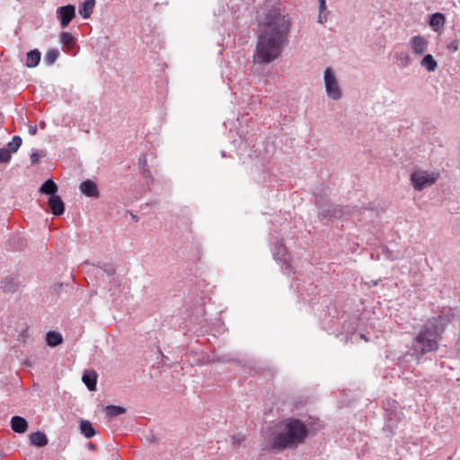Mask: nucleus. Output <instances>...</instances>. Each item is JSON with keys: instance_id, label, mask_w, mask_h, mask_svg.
<instances>
[{"instance_id": "nucleus-43", "label": "nucleus", "mask_w": 460, "mask_h": 460, "mask_svg": "<svg viewBox=\"0 0 460 460\" xmlns=\"http://www.w3.org/2000/svg\"><path fill=\"white\" fill-rule=\"evenodd\" d=\"M398 259H399V257H398V256H396V257L393 258V260H398Z\"/></svg>"}, {"instance_id": "nucleus-8", "label": "nucleus", "mask_w": 460, "mask_h": 460, "mask_svg": "<svg viewBox=\"0 0 460 460\" xmlns=\"http://www.w3.org/2000/svg\"><path fill=\"white\" fill-rule=\"evenodd\" d=\"M20 288V280L15 276H6L0 280V290L4 293L13 294Z\"/></svg>"}, {"instance_id": "nucleus-39", "label": "nucleus", "mask_w": 460, "mask_h": 460, "mask_svg": "<svg viewBox=\"0 0 460 460\" xmlns=\"http://www.w3.org/2000/svg\"><path fill=\"white\" fill-rule=\"evenodd\" d=\"M88 448L90 450H94L96 448V446L94 444H93V443H89L88 444Z\"/></svg>"}, {"instance_id": "nucleus-14", "label": "nucleus", "mask_w": 460, "mask_h": 460, "mask_svg": "<svg viewBox=\"0 0 460 460\" xmlns=\"http://www.w3.org/2000/svg\"><path fill=\"white\" fill-rule=\"evenodd\" d=\"M29 437L31 444L39 447L46 446L49 442L46 434L41 431L32 432Z\"/></svg>"}, {"instance_id": "nucleus-30", "label": "nucleus", "mask_w": 460, "mask_h": 460, "mask_svg": "<svg viewBox=\"0 0 460 460\" xmlns=\"http://www.w3.org/2000/svg\"><path fill=\"white\" fill-rule=\"evenodd\" d=\"M12 152L7 148H0V163H8L11 160Z\"/></svg>"}, {"instance_id": "nucleus-15", "label": "nucleus", "mask_w": 460, "mask_h": 460, "mask_svg": "<svg viewBox=\"0 0 460 460\" xmlns=\"http://www.w3.org/2000/svg\"><path fill=\"white\" fill-rule=\"evenodd\" d=\"M58 187L56 182L52 179L47 180L45 182L41 184L40 187V192L49 195V197L56 195L58 192Z\"/></svg>"}, {"instance_id": "nucleus-6", "label": "nucleus", "mask_w": 460, "mask_h": 460, "mask_svg": "<svg viewBox=\"0 0 460 460\" xmlns=\"http://www.w3.org/2000/svg\"><path fill=\"white\" fill-rule=\"evenodd\" d=\"M411 181L416 190H421L425 187L433 184L436 179L426 172L417 171L411 173Z\"/></svg>"}, {"instance_id": "nucleus-29", "label": "nucleus", "mask_w": 460, "mask_h": 460, "mask_svg": "<svg viewBox=\"0 0 460 460\" xmlns=\"http://www.w3.org/2000/svg\"><path fill=\"white\" fill-rule=\"evenodd\" d=\"M397 59L400 61L401 66L403 67H406L411 65V57L406 53H400L397 55Z\"/></svg>"}, {"instance_id": "nucleus-4", "label": "nucleus", "mask_w": 460, "mask_h": 460, "mask_svg": "<svg viewBox=\"0 0 460 460\" xmlns=\"http://www.w3.org/2000/svg\"><path fill=\"white\" fill-rule=\"evenodd\" d=\"M315 204L318 208V216L321 219L332 220L333 218H338L344 217L347 213L355 214L356 212H360L361 209L353 208L352 211H349L348 208H340L333 206L330 203L329 198L325 194H315Z\"/></svg>"}, {"instance_id": "nucleus-2", "label": "nucleus", "mask_w": 460, "mask_h": 460, "mask_svg": "<svg viewBox=\"0 0 460 460\" xmlns=\"http://www.w3.org/2000/svg\"><path fill=\"white\" fill-rule=\"evenodd\" d=\"M450 321L447 314L428 319L414 337L410 350L399 358V363L419 362L424 355L438 350L442 333Z\"/></svg>"}, {"instance_id": "nucleus-26", "label": "nucleus", "mask_w": 460, "mask_h": 460, "mask_svg": "<svg viewBox=\"0 0 460 460\" xmlns=\"http://www.w3.org/2000/svg\"><path fill=\"white\" fill-rule=\"evenodd\" d=\"M46 152L43 150H33L31 155V164L34 165L40 162V159L46 156Z\"/></svg>"}, {"instance_id": "nucleus-12", "label": "nucleus", "mask_w": 460, "mask_h": 460, "mask_svg": "<svg viewBox=\"0 0 460 460\" xmlns=\"http://www.w3.org/2000/svg\"><path fill=\"white\" fill-rule=\"evenodd\" d=\"M98 375L94 370H85L82 376V381L90 391L96 390Z\"/></svg>"}, {"instance_id": "nucleus-13", "label": "nucleus", "mask_w": 460, "mask_h": 460, "mask_svg": "<svg viewBox=\"0 0 460 460\" xmlns=\"http://www.w3.org/2000/svg\"><path fill=\"white\" fill-rule=\"evenodd\" d=\"M12 429L16 433H25L28 429V421L21 416H13L10 421Z\"/></svg>"}, {"instance_id": "nucleus-21", "label": "nucleus", "mask_w": 460, "mask_h": 460, "mask_svg": "<svg viewBox=\"0 0 460 460\" xmlns=\"http://www.w3.org/2000/svg\"><path fill=\"white\" fill-rule=\"evenodd\" d=\"M420 65L429 72H434L438 67V63L431 54H427L420 61Z\"/></svg>"}, {"instance_id": "nucleus-36", "label": "nucleus", "mask_w": 460, "mask_h": 460, "mask_svg": "<svg viewBox=\"0 0 460 460\" xmlns=\"http://www.w3.org/2000/svg\"><path fill=\"white\" fill-rule=\"evenodd\" d=\"M29 134L31 136H35L38 132V128L36 125H31L28 128Z\"/></svg>"}, {"instance_id": "nucleus-40", "label": "nucleus", "mask_w": 460, "mask_h": 460, "mask_svg": "<svg viewBox=\"0 0 460 460\" xmlns=\"http://www.w3.org/2000/svg\"><path fill=\"white\" fill-rule=\"evenodd\" d=\"M132 218L135 220V221H138V217H136L135 215H132Z\"/></svg>"}, {"instance_id": "nucleus-20", "label": "nucleus", "mask_w": 460, "mask_h": 460, "mask_svg": "<svg viewBox=\"0 0 460 460\" xmlns=\"http://www.w3.org/2000/svg\"><path fill=\"white\" fill-rule=\"evenodd\" d=\"M80 431L86 438H91L96 434L93 424L87 420L80 421Z\"/></svg>"}, {"instance_id": "nucleus-17", "label": "nucleus", "mask_w": 460, "mask_h": 460, "mask_svg": "<svg viewBox=\"0 0 460 460\" xmlns=\"http://www.w3.org/2000/svg\"><path fill=\"white\" fill-rule=\"evenodd\" d=\"M41 58V54L38 49L30 50L26 55V66L30 68L35 67L39 65Z\"/></svg>"}, {"instance_id": "nucleus-9", "label": "nucleus", "mask_w": 460, "mask_h": 460, "mask_svg": "<svg viewBox=\"0 0 460 460\" xmlns=\"http://www.w3.org/2000/svg\"><path fill=\"white\" fill-rule=\"evenodd\" d=\"M48 205H49V208L51 213L54 216L58 217V216L63 215L65 212V203L62 200L61 197L57 194L54 196L49 197Z\"/></svg>"}, {"instance_id": "nucleus-23", "label": "nucleus", "mask_w": 460, "mask_h": 460, "mask_svg": "<svg viewBox=\"0 0 460 460\" xmlns=\"http://www.w3.org/2000/svg\"><path fill=\"white\" fill-rule=\"evenodd\" d=\"M59 56V51L57 49H50L47 51L44 57V62L47 66L53 65Z\"/></svg>"}, {"instance_id": "nucleus-42", "label": "nucleus", "mask_w": 460, "mask_h": 460, "mask_svg": "<svg viewBox=\"0 0 460 460\" xmlns=\"http://www.w3.org/2000/svg\"><path fill=\"white\" fill-rule=\"evenodd\" d=\"M116 457H117L118 460H121L119 456H117Z\"/></svg>"}, {"instance_id": "nucleus-27", "label": "nucleus", "mask_w": 460, "mask_h": 460, "mask_svg": "<svg viewBox=\"0 0 460 460\" xmlns=\"http://www.w3.org/2000/svg\"><path fill=\"white\" fill-rule=\"evenodd\" d=\"M60 41L66 46H71L74 44L75 39L69 32L63 31L60 34Z\"/></svg>"}, {"instance_id": "nucleus-35", "label": "nucleus", "mask_w": 460, "mask_h": 460, "mask_svg": "<svg viewBox=\"0 0 460 460\" xmlns=\"http://www.w3.org/2000/svg\"><path fill=\"white\" fill-rule=\"evenodd\" d=\"M146 440L148 443H158L159 442V439L157 438V437L153 432H151L149 435H147L146 437Z\"/></svg>"}, {"instance_id": "nucleus-3", "label": "nucleus", "mask_w": 460, "mask_h": 460, "mask_svg": "<svg viewBox=\"0 0 460 460\" xmlns=\"http://www.w3.org/2000/svg\"><path fill=\"white\" fill-rule=\"evenodd\" d=\"M308 435L306 425L298 419L290 418L282 422V429L274 435L271 448L274 451H282L286 448H294L304 443Z\"/></svg>"}, {"instance_id": "nucleus-38", "label": "nucleus", "mask_w": 460, "mask_h": 460, "mask_svg": "<svg viewBox=\"0 0 460 460\" xmlns=\"http://www.w3.org/2000/svg\"><path fill=\"white\" fill-rule=\"evenodd\" d=\"M449 49L454 50V51H456L457 49V46L456 44H454V43H451L449 45Z\"/></svg>"}, {"instance_id": "nucleus-10", "label": "nucleus", "mask_w": 460, "mask_h": 460, "mask_svg": "<svg viewBox=\"0 0 460 460\" xmlns=\"http://www.w3.org/2000/svg\"><path fill=\"white\" fill-rule=\"evenodd\" d=\"M79 189L84 195L89 198H98L100 195L97 184L92 180L84 181Z\"/></svg>"}, {"instance_id": "nucleus-24", "label": "nucleus", "mask_w": 460, "mask_h": 460, "mask_svg": "<svg viewBox=\"0 0 460 460\" xmlns=\"http://www.w3.org/2000/svg\"><path fill=\"white\" fill-rule=\"evenodd\" d=\"M22 143V137L20 136H14L13 139L7 144V149H9L12 153H16Z\"/></svg>"}, {"instance_id": "nucleus-11", "label": "nucleus", "mask_w": 460, "mask_h": 460, "mask_svg": "<svg viewBox=\"0 0 460 460\" xmlns=\"http://www.w3.org/2000/svg\"><path fill=\"white\" fill-rule=\"evenodd\" d=\"M411 49L416 55H422L428 48V41L422 36H414L411 39Z\"/></svg>"}, {"instance_id": "nucleus-28", "label": "nucleus", "mask_w": 460, "mask_h": 460, "mask_svg": "<svg viewBox=\"0 0 460 460\" xmlns=\"http://www.w3.org/2000/svg\"><path fill=\"white\" fill-rule=\"evenodd\" d=\"M319 2V16L318 22L323 23L326 21V16L323 15V13L326 11V1L325 0H318Z\"/></svg>"}, {"instance_id": "nucleus-22", "label": "nucleus", "mask_w": 460, "mask_h": 460, "mask_svg": "<svg viewBox=\"0 0 460 460\" xmlns=\"http://www.w3.org/2000/svg\"><path fill=\"white\" fill-rule=\"evenodd\" d=\"M126 412V408L117 405H108L105 408V413L109 418H113Z\"/></svg>"}, {"instance_id": "nucleus-5", "label": "nucleus", "mask_w": 460, "mask_h": 460, "mask_svg": "<svg viewBox=\"0 0 460 460\" xmlns=\"http://www.w3.org/2000/svg\"><path fill=\"white\" fill-rule=\"evenodd\" d=\"M323 81L328 97L334 101L340 100L342 96V93L334 72L331 67H327L324 70Z\"/></svg>"}, {"instance_id": "nucleus-25", "label": "nucleus", "mask_w": 460, "mask_h": 460, "mask_svg": "<svg viewBox=\"0 0 460 460\" xmlns=\"http://www.w3.org/2000/svg\"><path fill=\"white\" fill-rule=\"evenodd\" d=\"M138 165H139V170L141 171L142 174L146 178H148L150 176V172L147 169L146 158L145 155H142L140 156Z\"/></svg>"}, {"instance_id": "nucleus-34", "label": "nucleus", "mask_w": 460, "mask_h": 460, "mask_svg": "<svg viewBox=\"0 0 460 460\" xmlns=\"http://www.w3.org/2000/svg\"><path fill=\"white\" fill-rule=\"evenodd\" d=\"M243 440H244V436L241 433H238L232 438V445L234 447H235L241 445V443Z\"/></svg>"}, {"instance_id": "nucleus-1", "label": "nucleus", "mask_w": 460, "mask_h": 460, "mask_svg": "<svg viewBox=\"0 0 460 460\" xmlns=\"http://www.w3.org/2000/svg\"><path fill=\"white\" fill-rule=\"evenodd\" d=\"M291 25L288 14L277 6L258 14L254 64L268 65L281 56L288 43Z\"/></svg>"}, {"instance_id": "nucleus-16", "label": "nucleus", "mask_w": 460, "mask_h": 460, "mask_svg": "<svg viewBox=\"0 0 460 460\" xmlns=\"http://www.w3.org/2000/svg\"><path fill=\"white\" fill-rule=\"evenodd\" d=\"M95 6V0H85L79 6V14L84 18L87 19L93 13V8Z\"/></svg>"}, {"instance_id": "nucleus-32", "label": "nucleus", "mask_w": 460, "mask_h": 460, "mask_svg": "<svg viewBox=\"0 0 460 460\" xmlns=\"http://www.w3.org/2000/svg\"><path fill=\"white\" fill-rule=\"evenodd\" d=\"M444 21V15L439 13H433L431 16L430 23L432 25H438Z\"/></svg>"}, {"instance_id": "nucleus-7", "label": "nucleus", "mask_w": 460, "mask_h": 460, "mask_svg": "<svg viewBox=\"0 0 460 460\" xmlns=\"http://www.w3.org/2000/svg\"><path fill=\"white\" fill-rule=\"evenodd\" d=\"M58 19L61 27L66 28L71 21L75 17V7L73 4L60 6L57 10Z\"/></svg>"}, {"instance_id": "nucleus-19", "label": "nucleus", "mask_w": 460, "mask_h": 460, "mask_svg": "<svg viewBox=\"0 0 460 460\" xmlns=\"http://www.w3.org/2000/svg\"><path fill=\"white\" fill-rule=\"evenodd\" d=\"M273 256L277 261H282L287 264L288 263L287 250L282 243H276L275 247L273 248Z\"/></svg>"}, {"instance_id": "nucleus-31", "label": "nucleus", "mask_w": 460, "mask_h": 460, "mask_svg": "<svg viewBox=\"0 0 460 460\" xmlns=\"http://www.w3.org/2000/svg\"><path fill=\"white\" fill-rule=\"evenodd\" d=\"M393 415H394L393 412L388 413L387 421L385 422V424L384 426V430L388 431L389 433H394V430L396 428V426L394 423H392Z\"/></svg>"}, {"instance_id": "nucleus-18", "label": "nucleus", "mask_w": 460, "mask_h": 460, "mask_svg": "<svg viewBox=\"0 0 460 460\" xmlns=\"http://www.w3.org/2000/svg\"><path fill=\"white\" fill-rule=\"evenodd\" d=\"M63 342V337L59 332L49 331L46 334V343L49 347H57Z\"/></svg>"}, {"instance_id": "nucleus-37", "label": "nucleus", "mask_w": 460, "mask_h": 460, "mask_svg": "<svg viewBox=\"0 0 460 460\" xmlns=\"http://www.w3.org/2000/svg\"><path fill=\"white\" fill-rule=\"evenodd\" d=\"M62 288H63V284H57V285L54 287V290L58 292V290H60Z\"/></svg>"}, {"instance_id": "nucleus-33", "label": "nucleus", "mask_w": 460, "mask_h": 460, "mask_svg": "<svg viewBox=\"0 0 460 460\" xmlns=\"http://www.w3.org/2000/svg\"><path fill=\"white\" fill-rule=\"evenodd\" d=\"M105 274L108 276H113L116 272L115 267L112 264H104L102 267H100Z\"/></svg>"}, {"instance_id": "nucleus-41", "label": "nucleus", "mask_w": 460, "mask_h": 460, "mask_svg": "<svg viewBox=\"0 0 460 460\" xmlns=\"http://www.w3.org/2000/svg\"><path fill=\"white\" fill-rule=\"evenodd\" d=\"M360 337H361L362 339H365V340L367 341V338H366L365 334H361V335H360Z\"/></svg>"}]
</instances>
